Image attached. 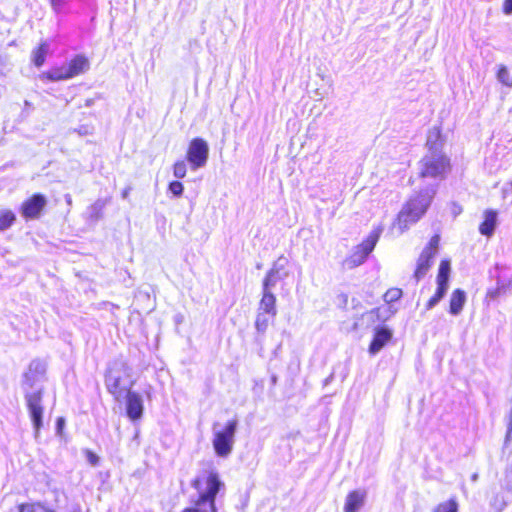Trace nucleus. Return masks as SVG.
<instances>
[{
	"label": "nucleus",
	"mask_w": 512,
	"mask_h": 512,
	"mask_svg": "<svg viewBox=\"0 0 512 512\" xmlns=\"http://www.w3.org/2000/svg\"><path fill=\"white\" fill-rule=\"evenodd\" d=\"M192 486L198 493V499L193 507L186 508L182 512H217L215 507L216 495L225 488L216 471H209L198 476Z\"/></svg>",
	"instance_id": "f257e3e1"
},
{
	"label": "nucleus",
	"mask_w": 512,
	"mask_h": 512,
	"mask_svg": "<svg viewBox=\"0 0 512 512\" xmlns=\"http://www.w3.org/2000/svg\"><path fill=\"white\" fill-rule=\"evenodd\" d=\"M435 194V189H427L417 196L411 198L400 211L397 219V226L403 233L409 226L417 222L426 212Z\"/></svg>",
	"instance_id": "f03ea898"
},
{
	"label": "nucleus",
	"mask_w": 512,
	"mask_h": 512,
	"mask_svg": "<svg viewBox=\"0 0 512 512\" xmlns=\"http://www.w3.org/2000/svg\"><path fill=\"white\" fill-rule=\"evenodd\" d=\"M105 385L116 399H120L131 390L133 385L131 368L126 362L117 360L110 365L106 373Z\"/></svg>",
	"instance_id": "7ed1b4c3"
},
{
	"label": "nucleus",
	"mask_w": 512,
	"mask_h": 512,
	"mask_svg": "<svg viewBox=\"0 0 512 512\" xmlns=\"http://www.w3.org/2000/svg\"><path fill=\"white\" fill-rule=\"evenodd\" d=\"M238 420L232 419L224 425L214 423L212 426V445L215 454L221 458H227L233 451Z\"/></svg>",
	"instance_id": "20e7f679"
},
{
	"label": "nucleus",
	"mask_w": 512,
	"mask_h": 512,
	"mask_svg": "<svg viewBox=\"0 0 512 512\" xmlns=\"http://www.w3.org/2000/svg\"><path fill=\"white\" fill-rule=\"evenodd\" d=\"M88 68V58L82 54H78L65 65L56 66L44 72L42 77L49 81H63L84 73Z\"/></svg>",
	"instance_id": "39448f33"
},
{
	"label": "nucleus",
	"mask_w": 512,
	"mask_h": 512,
	"mask_svg": "<svg viewBox=\"0 0 512 512\" xmlns=\"http://www.w3.org/2000/svg\"><path fill=\"white\" fill-rule=\"evenodd\" d=\"M450 169V163L442 151L432 150L419 162V175L422 178H443Z\"/></svg>",
	"instance_id": "423d86ee"
},
{
	"label": "nucleus",
	"mask_w": 512,
	"mask_h": 512,
	"mask_svg": "<svg viewBox=\"0 0 512 512\" xmlns=\"http://www.w3.org/2000/svg\"><path fill=\"white\" fill-rule=\"evenodd\" d=\"M379 236L380 230L372 231L361 244L354 248L352 254L345 259L344 265L352 269L363 264L368 255L373 251Z\"/></svg>",
	"instance_id": "0eeeda50"
},
{
	"label": "nucleus",
	"mask_w": 512,
	"mask_h": 512,
	"mask_svg": "<svg viewBox=\"0 0 512 512\" xmlns=\"http://www.w3.org/2000/svg\"><path fill=\"white\" fill-rule=\"evenodd\" d=\"M438 244L439 236L435 235L430 239L428 245L423 249L422 253L420 254L417 261V267L414 273V277L416 278L417 281L423 278L430 269L433 262V258L437 253Z\"/></svg>",
	"instance_id": "6e6552de"
},
{
	"label": "nucleus",
	"mask_w": 512,
	"mask_h": 512,
	"mask_svg": "<svg viewBox=\"0 0 512 512\" xmlns=\"http://www.w3.org/2000/svg\"><path fill=\"white\" fill-rule=\"evenodd\" d=\"M209 147L206 141L200 138L193 139L187 151V159L193 170L205 166L208 159Z\"/></svg>",
	"instance_id": "1a4fd4ad"
},
{
	"label": "nucleus",
	"mask_w": 512,
	"mask_h": 512,
	"mask_svg": "<svg viewBox=\"0 0 512 512\" xmlns=\"http://www.w3.org/2000/svg\"><path fill=\"white\" fill-rule=\"evenodd\" d=\"M25 399H26L27 408L29 410L31 420L33 422L35 433L37 435L42 426V417H43V407L41 404L42 389L39 388L34 392H27L25 395Z\"/></svg>",
	"instance_id": "9d476101"
},
{
	"label": "nucleus",
	"mask_w": 512,
	"mask_h": 512,
	"mask_svg": "<svg viewBox=\"0 0 512 512\" xmlns=\"http://www.w3.org/2000/svg\"><path fill=\"white\" fill-rule=\"evenodd\" d=\"M287 263L288 260L285 257H279L267 272L263 280V287L273 289L278 281L285 279L288 275L285 270Z\"/></svg>",
	"instance_id": "9b49d317"
},
{
	"label": "nucleus",
	"mask_w": 512,
	"mask_h": 512,
	"mask_svg": "<svg viewBox=\"0 0 512 512\" xmlns=\"http://www.w3.org/2000/svg\"><path fill=\"white\" fill-rule=\"evenodd\" d=\"M46 198L41 194H35L21 205V214L24 218H37L46 206Z\"/></svg>",
	"instance_id": "f8f14e48"
},
{
	"label": "nucleus",
	"mask_w": 512,
	"mask_h": 512,
	"mask_svg": "<svg viewBox=\"0 0 512 512\" xmlns=\"http://www.w3.org/2000/svg\"><path fill=\"white\" fill-rule=\"evenodd\" d=\"M125 395L127 416L133 421L140 419L143 414V399L141 395L131 390L125 393Z\"/></svg>",
	"instance_id": "ddd939ff"
},
{
	"label": "nucleus",
	"mask_w": 512,
	"mask_h": 512,
	"mask_svg": "<svg viewBox=\"0 0 512 512\" xmlns=\"http://www.w3.org/2000/svg\"><path fill=\"white\" fill-rule=\"evenodd\" d=\"M46 366L39 360H33L24 373V385L32 388L37 382L41 381L45 375Z\"/></svg>",
	"instance_id": "4468645a"
},
{
	"label": "nucleus",
	"mask_w": 512,
	"mask_h": 512,
	"mask_svg": "<svg viewBox=\"0 0 512 512\" xmlns=\"http://www.w3.org/2000/svg\"><path fill=\"white\" fill-rule=\"evenodd\" d=\"M392 338V331L387 327H378L375 329L374 338L369 346L371 355L377 354Z\"/></svg>",
	"instance_id": "2eb2a0df"
},
{
	"label": "nucleus",
	"mask_w": 512,
	"mask_h": 512,
	"mask_svg": "<svg viewBox=\"0 0 512 512\" xmlns=\"http://www.w3.org/2000/svg\"><path fill=\"white\" fill-rule=\"evenodd\" d=\"M367 493L364 490H354L345 499L344 512H358L365 504Z\"/></svg>",
	"instance_id": "dca6fc26"
},
{
	"label": "nucleus",
	"mask_w": 512,
	"mask_h": 512,
	"mask_svg": "<svg viewBox=\"0 0 512 512\" xmlns=\"http://www.w3.org/2000/svg\"><path fill=\"white\" fill-rule=\"evenodd\" d=\"M258 311L268 313L270 316H276V297L272 289L262 287V298L259 302Z\"/></svg>",
	"instance_id": "f3484780"
},
{
	"label": "nucleus",
	"mask_w": 512,
	"mask_h": 512,
	"mask_svg": "<svg viewBox=\"0 0 512 512\" xmlns=\"http://www.w3.org/2000/svg\"><path fill=\"white\" fill-rule=\"evenodd\" d=\"M449 274H450V262L448 260H442L439 266L437 275V290L436 292L444 297L449 287Z\"/></svg>",
	"instance_id": "a211bd4d"
},
{
	"label": "nucleus",
	"mask_w": 512,
	"mask_h": 512,
	"mask_svg": "<svg viewBox=\"0 0 512 512\" xmlns=\"http://www.w3.org/2000/svg\"><path fill=\"white\" fill-rule=\"evenodd\" d=\"M396 310H393L392 307H384V308H376L372 309L362 315V320L374 324L376 322H384L388 320Z\"/></svg>",
	"instance_id": "6ab92c4d"
},
{
	"label": "nucleus",
	"mask_w": 512,
	"mask_h": 512,
	"mask_svg": "<svg viewBox=\"0 0 512 512\" xmlns=\"http://www.w3.org/2000/svg\"><path fill=\"white\" fill-rule=\"evenodd\" d=\"M497 223V212L494 210H487L484 213V221L479 226V231L482 235L491 236L494 233Z\"/></svg>",
	"instance_id": "aec40b11"
},
{
	"label": "nucleus",
	"mask_w": 512,
	"mask_h": 512,
	"mask_svg": "<svg viewBox=\"0 0 512 512\" xmlns=\"http://www.w3.org/2000/svg\"><path fill=\"white\" fill-rule=\"evenodd\" d=\"M466 302V293L461 289H456L450 297L449 312L452 315H459Z\"/></svg>",
	"instance_id": "412c9836"
},
{
	"label": "nucleus",
	"mask_w": 512,
	"mask_h": 512,
	"mask_svg": "<svg viewBox=\"0 0 512 512\" xmlns=\"http://www.w3.org/2000/svg\"><path fill=\"white\" fill-rule=\"evenodd\" d=\"M49 52V45L47 42H41L31 54V60L36 67H41L46 60V56Z\"/></svg>",
	"instance_id": "4be33fe9"
},
{
	"label": "nucleus",
	"mask_w": 512,
	"mask_h": 512,
	"mask_svg": "<svg viewBox=\"0 0 512 512\" xmlns=\"http://www.w3.org/2000/svg\"><path fill=\"white\" fill-rule=\"evenodd\" d=\"M443 145V139L441 135V130H429L427 136V147L428 151L436 150L441 151V147Z\"/></svg>",
	"instance_id": "5701e85b"
},
{
	"label": "nucleus",
	"mask_w": 512,
	"mask_h": 512,
	"mask_svg": "<svg viewBox=\"0 0 512 512\" xmlns=\"http://www.w3.org/2000/svg\"><path fill=\"white\" fill-rule=\"evenodd\" d=\"M16 221L15 213L10 209H0V232L9 229Z\"/></svg>",
	"instance_id": "b1692460"
},
{
	"label": "nucleus",
	"mask_w": 512,
	"mask_h": 512,
	"mask_svg": "<svg viewBox=\"0 0 512 512\" xmlns=\"http://www.w3.org/2000/svg\"><path fill=\"white\" fill-rule=\"evenodd\" d=\"M275 316H270L268 313L258 311L256 320H255V328L259 333H264L268 326L269 322Z\"/></svg>",
	"instance_id": "393cba45"
},
{
	"label": "nucleus",
	"mask_w": 512,
	"mask_h": 512,
	"mask_svg": "<svg viewBox=\"0 0 512 512\" xmlns=\"http://www.w3.org/2000/svg\"><path fill=\"white\" fill-rule=\"evenodd\" d=\"M19 512H54L40 504H23L19 506ZM70 512H81L80 509L74 508Z\"/></svg>",
	"instance_id": "a878e982"
},
{
	"label": "nucleus",
	"mask_w": 512,
	"mask_h": 512,
	"mask_svg": "<svg viewBox=\"0 0 512 512\" xmlns=\"http://www.w3.org/2000/svg\"><path fill=\"white\" fill-rule=\"evenodd\" d=\"M105 206V202L102 200L96 201L92 204L88 209L89 219L92 221H97L101 218L102 210Z\"/></svg>",
	"instance_id": "bb28decb"
},
{
	"label": "nucleus",
	"mask_w": 512,
	"mask_h": 512,
	"mask_svg": "<svg viewBox=\"0 0 512 512\" xmlns=\"http://www.w3.org/2000/svg\"><path fill=\"white\" fill-rule=\"evenodd\" d=\"M458 504L455 499H449L443 503H440L434 510V512H457Z\"/></svg>",
	"instance_id": "cd10ccee"
},
{
	"label": "nucleus",
	"mask_w": 512,
	"mask_h": 512,
	"mask_svg": "<svg viewBox=\"0 0 512 512\" xmlns=\"http://www.w3.org/2000/svg\"><path fill=\"white\" fill-rule=\"evenodd\" d=\"M402 296V290L399 288H391L384 294V301L386 303H393L399 300Z\"/></svg>",
	"instance_id": "c85d7f7f"
},
{
	"label": "nucleus",
	"mask_w": 512,
	"mask_h": 512,
	"mask_svg": "<svg viewBox=\"0 0 512 512\" xmlns=\"http://www.w3.org/2000/svg\"><path fill=\"white\" fill-rule=\"evenodd\" d=\"M187 172L186 163L184 161H178L174 164L173 167V175L178 178L182 179L185 177Z\"/></svg>",
	"instance_id": "c756f323"
},
{
	"label": "nucleus",
	"mask_w": 512,
	"mask_h": 512,
	"mask_svg": "<svg viewBox=\"0 0 512 512\" xmlns=\"http://www.w3.org/2000/svg\"><path fill=\"white\" fill-rule=\"evenodd\" d=\"M184 190L183 184L179 181H173L169 184V191L176 197L182 195Z\"/></svg>",
	"instance_id": "7c9ffc66"
},
{
	"label": "nucleus",
	"mask_w": 512,
	"mask_h": 512,
	"mask_svg": "<svg viewBox=\"0 0 512 512\" xmlns=\"http://www.w3.org/2000/svg\"><path fill=\"white\" fill-rule=\"evenodd\" d=\"M505 288L506 287L504 284H498L497 288H495L493 290H489L487 292V297H489L491 299H496L504 292Z\"/></svg>",
	"instance_id": "2f4dec72"
},
{
	"label": "nucleus",
	"mask_w": 512,
	"mask_h": 512,
	"mask_svg": "<svg viewBox=\"0 0 512 512\" xmlns=\"http://www.w3.org/2000/svg\"><path fill=\"white\" fill-rule=\"evenodd\" d=\"M443 297H441L437 292H435V294L429 299V301L427 302L426 304V309L427 310H430L432 309L434 306H436L439 301L442 299Z\"/></svg>",
	"instance_id": "473e14b6"
},
{
	"label": "nucleus",
	"mask_w": 512,
	"mask_h": 512,
	"mask_svg": "<svg viewBox=\"0 0 512 512\" xmlns=\"http://www.w3.org/2000/svg\"><path fill=\"white\" fill-rule=\"evenodd\" d=\"M87 461L92 465L96 466L99 462V457L90 450L85 451Z\"/></svg>",
	"instance_id": "72a5a7b5"
},
{
	"label": "nucleus",
	"mask_w": 512,
	"mask_h": 512,
	"mask_svg": "<svg viewBox=\"0 0 512 512\" xmlns=\"http://www.w3.org/2000/svg\"><path fill=\"white\" fill-rule=\"evenodd\" d=\"M502 11L505 14H511L512 13V0H504Z\"/></svg>",
	"instance_id": "f704fd0d"
},
{
	"label": "nucleus",
	"mask_w": 512,
	"mask_h": 512,
	"mask_svg": "<svg viewBox=\"0 0 512 512\" xmlns=\"http://www.w3.org/2000/svg\"><path fill=\"white\" fill-rule=\"evenodd\" d=\"M512 436V408L509 411V423H508V429H507V438H510Z\"/></svg>",
	"instance_id": "c9c22d12"
},
{
	"label": "nucleus",
	"mask_w": 512,
	"mask_h": 512,
	"mask_svg": "<svg viewBox=\"0 0 512 512\" xmlns=\"http://www.w3.org/2000/svg\"><path fill=\"white\" fill-rule=\"evenodd\" d=\"M50 3L55 11H59L60 7L63 4V0H50Z\"/></svg>",
	"instance_id": "e433bc0d"
},
{
	"label": "nucleus",
	"mask_w": 512,
	"mask_h": 512,
	"mask_svg": "<svg viewBox=\"0 0 512 512\" xmlns=\"http://www.w3.org/2000/svg\"><path fill=\"white\" fill-rule=\"evenodd\" d=\"M130 190H131V188H129V187H128V188H126V189H124V190L122 191V194H121V195H122V198H123V199L128 198V196H129V194H130Z\"/></svg>",
	"instance_id": "4c0bfd02"
},
{
	"label": "nucleus",
	"mask_w": 512,
	"mask_h": 512,
	"mask_svg": "<svg viewBox=\"0 0 512 512\" xmlns=\"http://www.w3.org/2000/svg\"><path fill=\"white\" fill-rule=\"evenodd\" d=\"M63 425H64V419L63 418H59L57 420V428L60 430V429H62Z\"/></svg>",
	"instance_id": "58836bf2"
},
{
	"label": "nucleus",
	"mask_w": 512,
	"mask_h": 512,
	"mask_svg": "<svg viewBox=\"0 0 512 512\" xmlns=\"http://www.w3.org/2000/svg\"><path fill=\"white\" fill-rule=\"evenodd\" d=\"M66 200H67V203H68V204H71L72 200H71V197H70V196H67V197H66Z\"/></svg>",
	"instance_id": "ea45409f"
},
{
	"label": "nucleus",
	"mask_w": 512,
	"mask_h": 512,
	"mask_svg": "<svg viewBox=\"0 0 512 512\" xmlns=\"http://www.w3.org/2000/svg\"><path fill=\"white\" fill-rule=\"evenodd\" d=\"M477 477H478V476H477V474H474V475L472 476V480H473V481H476V480H477Z\"/></svg>",
	"instance_id": "a19ab883"
},
{
	"label": "nucleus",
	"mask_w": 512,
	"mask_h": 512,
	"mask_svg": "<svg viewBox=\"0 0 512 512\" xmlns=\"http://www.w3.org/2000/svg\"><path fill=\"white\" fill-rule=\"evenodd\" d=\"M509 286H512V280L509 281Z\"/></svg>",
	"instance_id": "79ce46f5"
}]
</instances>
